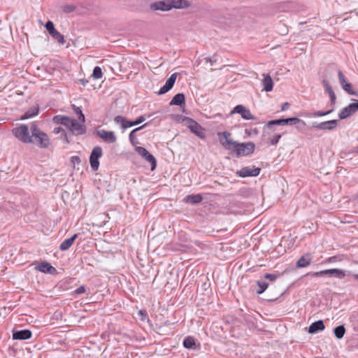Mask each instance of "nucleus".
<instances>
[{
  "instance_id": "obj_1",
  "label": "nucleus",
  "mask_w": 358,
  "mask_h": 358,
  "mask_svg": "<svg viewBox=\"0 0 358 358\" xmlns=\"http://www.w3.org/2000/svg\"><path fill=\"white\" fill-rule=\"evenodd\" d=\"M53 122L55 124L65 126L74 134L80 135L85 132V125L83 124H80L76 120L67 116L56 115L53 117Z\"/></svg>"
},
{
  "instance_id": "obj_2",
  "label": "nucleus",
  "mask_w": 358,
  "mask_h": 358,
  "mask_svg": "<svg viewBox=\"0 0 358 358\" xmlns=\"http://www.w3.org/2000/svg\"><path fill=\"white\" fill-rule=\"evenodd\" d=\"M31 131L34 139V143L41 148H46L50 145V139L48 135L43 131H41L37 124H32L31 126Z\"/></svg>"
},
{
  "instance_id": "obj_3",
  "label": "nucleus",
  "mask_w": 358,
  "mask_h": 358,
  "mask_svg": "<svg viewBox=\"0 0 358 358\" xmlns=\"http://www.w3.org/2000/svg\"><path fill=\"white\" fill-rule=\"evenodd\" d=\"M255 145L252 142H236L231 150L236 155V157H241L252 154L255 152Z\"/></svg>"
},
{
  "instance_id": "obj_4",
  "label": "nucleus",
  "mask_w": 358,
  "mask_h": 358,
  "mask_svg": "<svg viewBox=\"0 0 358 358\" xmlns=\"http://www.w3.org/2000/svg\"><path fill=\"white\" fill-rule=\"evenodd\" d=\"M15 136L24 143H33L34 139L32 134L30 135L28 126L21 124L20 127L13 130Z\"/></svg>"
},
{
  "instance_id": "obj_5",
  "label": "nucleus",
  "mask_w": 358,
  "mask_h": 358,
  "mask_svg": "<svg viewBox=\"0 0 358 358\" xmlns=\"http://www.w3.org/2000/svg\"><path fill=\"white\" fill-rule=\"evenodd\" d=\"M181 122L200 138L203 139L205 138L202 127L194 120L187 117H181Z\"/></svg>"
},
{
  "instance_id": "obj_6",
  "label": "nucleus",
  "mask_w": 358,
  "mask_h": 358,
  "mask_svg": "<svg viewBox=\"0 0 358 358\" xmlns=\"http://www.w3.org/2000/svg\"><path fill=\"white\" fill-rule=\"evenodd\" d=\"M239 114L245 120H255L256 117L250 110L243 105H237L231 110L230 115Z\"/></svg>"
},
{
  "instance_id": "obj_7",
  "label": "nucleus",
  "mask_w": 358,
  "mask_h": 358,
  "mask_svg": "<svg viewBox=\"0 0 358 358\" xmlns=\"http://www.w3.org/2000/svg\"><path fill=\"white\" fill-rule=\"evenodd\" d=\"M353 102L344 107L339 113L338 117L344 120L358 111V100L352 99Z\"/></svg>"
},
{
  "instance_id": "obj_8",
  "label": "nucleus",
  "mask_w": 358,
  "mask_h": 358,
  "mask_svg": "<svg viewBox=\"0 0 358 358\" xmlns=\"http://www.w3.org/2000/svg\"><path fill=\"white\" fill-rule=\"evenodd\" d=\"M134 149L139 155L151 164V171H154L157 166V160L155 157L143 147L135 146Z\"/></svg>"
},
{
  "instance_id": "obj_9",
  "label": "nucleus",
  "mask_w": 358,
  "mask_h": 358,
  "mask_svg": "<svg viewBox=\"0 0 358 358\" xmlns=\"http://www.w3.org/2000/svg\"><path fill=\"white\" fill-rule=\"evenodd\" d=\"M103 155L102 148L100 146H96L93 148L90 157V163L91 168L96 171L99 167V159Z\"/></svg>"
},
{
  "instance_id": "obj_10",
  "label": "nucleus",
  "mask_w": 358,
  "mask_h": 358,
  "mask_svg": "<svg viewBox=\"0 0 358 358\" xmlns=\"http://www.w3.org/2000/svg\"><path fill=\"white\" fill-rule=\"evenodd\" d=\"M297 123H301L303 126L306 125V122L298 117H289L271 120L267 123V126L270 127L272 125L296 124Z\"/></svg>"
},
{
  "instance_id": "obj_11",
  "label": "nucleus",
  "mask_w": 358,
  "mask_h": 358,
  "mask_svg": "<svg viewBox=\"0 0 358 358\" xmlns=\"http://www.w3.org/2000/svg\"><path fill=\"white\" fill-rule=\"evenodd\" d=\"M217 136H219L220 142L223 147L229 150H232L236 141H233L231 134L229 132H219Z\"/></svg>"
},
{
  "instance_id": "obj_12",
  "label": "nucleus",
  "mask_w": 358,
  "mask_h": 358,
  "mask_svg": "<svg viewBox=\"0 0 358 358\" xmlns=\"http://www.w3.org/2000/svg\"><path fill=\"white\" fill-rule=\"evenodd\" d=\"M260 168L255 166L243 167L237 171V174L241 178L257 176L260 173Z\"/></svg>"
},
{
  "instance_id": "obj_13",
  "label": "nucleus",
  "mask_w": 358,
  "mask_h": 358,
  "mask_svg": "<svg viewBox=\"0 0 358 358\" xmlns=\"http://www.w3.org/2000/svg\"><path fill=\"white\" fill-rule=\"evenodd\" d=\"M314 276L318 277L322 275H334L338 278H343L345 276V271L338 268L326 269L313 273Z\"/></svg>"
},
{
  "instance_id": "obj_14",
  "label": "nucleus",
  "mask_w": 358,
  "mask_h": 358,
  "mask_svg": "<svg viewBox=\"0 0 358 358\" xmlns=\"http://www.w3.org/2000/svg\"><path fill=\"white\" fill-rule=\"evenodd\" d=\"M339 82L343 87V89L348 92L349 94L351 95H357V93L356 91H355L352 85L350 83H348L344 77V75L341 71H339L338 73Z\"/></svg>"
},
{
  "instance_id": "obj_15",
  "label": "nucleus",
  "mask_w": 358,
  "mask_h": 358,
  "mask_svg": "<svg viewBox=\"0 0 358 358\" xmlns=\"http://www.w3.org/2000/svg\"><path fill=\"white\" fill-rule=\"evenodd\" d=\"M177 78V73H173L166 81L164 85H163L158 94H164L166 92H168L174 85V83Z\"/></svg>"
},
{
  "instance_id": "obj_16",
  "label": "nucleus",
  "mask_w": 358,
  "mask_h": 358,
  "mask_svg": "<svg viewBox=\"0 0 358 358\" xmlns=\"http://www.w3.org/2000/svg\"><path fill=\"white\" fill-rule=\"evenodd\" d=\"M98 136L105 142L115 143L117 140L115 134L111 131L99 130L97 131Z\"/></svg>"
},
{
  "instance_id": "obj_17",
  "label": "nucleus",
  "mask_w": 358,
  "mask_h": 358,
  "mask_svg": "<svg viewBox=\"0 0 358 358\" xmlns=\"http://www.w3.org/2000/svg\"><path fill=\"white\" fill-rule=\"evenodd\" d=\"M152 10H161V11H169L171 10L169 1H160L152 3L150 6Z\"/></svg>"
},
{
  "instance_id": "obj_18",
  "label": "nucleus",
  "mask_w": 358,
  "mask_h": 358,
  "mask_svg": "<svg viewBox=\"0 0 358 358\" xmlns=\"http://www.w3.org/2000/svg\"><path fill=\"white\" fill-rule=\"evenodd\" d=\"M338 124V120H332L326 122H323L319 124H313V127L320 130H332Z\"/></svg>"
},
{
  "instance_id": "obj_19",
  "label": "nucleus",
  "mask_w": 358,
  "mask_h": 358,
  "mask_svg": "<svg viewBox=\"0 0 358 358\" xmlns=\"http://www.w3.org/2000/svg\"><path fill=\"white\" fill-rule=\"evenodd\" d=\"M35 269L44 273H53L56 269L50 263L43 262L36 266Z\"/></svg>"
},
{
  "instance_id": "obj_20",
  "label": "nucleus",
  "mask_w": 358,
  "mask_h": 358,
  "mask_svg": "<svg viewBox=\"0 0 358 358\" xmlns=\"http://www.w3.org/2000/svg\"><path fill=\"white\" fill-rule=\"evenodd\" d=\"M262 76H263V79L262 81V84L264 90H265L267 92L272 91L273 88V85H274L272 78L269 75L265 74V73H264Z\"/></svg>"
},
{
  "instance_id": "obj_21",
  "label": "nucleus",
  "mask_w": 358,
  "mask_h": 358,
  "mask_svg": "<svg viewBox=\"0 0 358 358\" xmlns=\"http://www.w3.org/2000/svg\"><path fill=\"white\" fill-rule=\"evenodd\" d=\"M31 336V332L28 329H24L13 332V338L14 340H27Z\"/></svg>"
},
{
  "instance_id": "obj_22",
  "label": "nucleus",
  "mask_w": 358,
  "mask_h": 358,
  "mask_svg": "<svg viewBox=\"0 0 358 358\" xmlns=\"http://www.w3.org/2000/svg\"><path fill=\"white\" fill-rule=\"evenodd\" d=\"M325 328L324 322L322 320H317L313 323H312L308 327V333L309 334H315L319 331H322Z\"/></svg>"
},
{
  "instance_id": "obj_23",
  "label": "nucleus",
  "mask_w": 358,
  "mask_h": 358,
  "mask_svg": "<svg viewBox=\"0 0 358 358\" xmlns=\"http://www.w3.org/2000/svg\"><path fill=\"white\" fill-rule=\"evenodd\" d=\"M78 238V234H75L71 238H69L62 241L59 245V249L62 251H66L69 250L73 244L75 240Z\"/></svg>"
},
{
  "instance_id": "obj_24",
  "label": "nucleus",
  "mask_w": 358,
  "mask_h": 358,
  "mask_svg": "<svg viewBox=\"0 0 358 358\" xmlns=\"http://www.w3.org/2000/svg\"><path fill=\"white\" fill-rule=\"evenodd\" d=\"M169 4L171 6V10L172 8H187L189 4L185 0H169Z\"/></svg>"
},
{
  "instance_id": "obj_25",
  "label": "nucleus",
  "mask_w": 358,
  "mask_h": 358,
  "mask_svg": "<svg viewBox=\"0 0 358 358\" xmlns=\"http://www.w3.org/2000/svg\"><path fill=\"white\" fill-rule=\"evenodd\" d=\"M185 98L182 93L176 94L170 101V106H181L185 103Z\"/></svg>"
},
{
  "instance_id": "obj_26",
  "label": "nucleus",
  "mask_w": 358,
  "mask_h": 358,
  "mask_svg": "<svg viewBox=\"0 0 358 358\" xmlns=\"http://www.w3.org/2000/svg\"><path fill=\"white\" fill-rule=\"evenodd\" d=\"M39 109L38 106H34L30 110H27L21 117L20 120H24L34 117L38 115Z\"/></svg>"
},
{
  "instance_id": "obj_27",
  "label": "nucleus",
  "mask_w": 358,
  "mask_h": 358,
  "mask_svg": "<svg viewBox=\"0 0 358 358\" xmlns=\"http://www.w3.org/2000/svg\"><path fill=\"white\" fill-rule=\"evenodd\" d=\"M115 122L117 124H121L123 129L129 128L134 126V124H132V121H129L126 120L124 117L120 115L115 117Z\"/></svg>"
},
{
  "instance_id": "obj_28",
  "label": "nucleus",
  "mask_w": 358,
  "mask_h": 358,
  "mask_svg": "<svg viewBox=\"0 0 358 358\" xmlns=\"http://www.w3.org/2000/svg\"><path fill=\"white\" fill-rule=\"evenodd\" d=\"M311 263V257L309 255L302 256L296 262L297 268L308 266Z\"/></svg>"
},
{
  "instance_id": "obj_29",
  "label": "nucleus",
  "mask_w": 358,
  "mask_h": 358,
  "mask_svg": "<svg viewBox=\"0 0 358 358\" xmlns=\"http://www.w3.org/2000/svg\"><path fill=\"white\" fill-rule=\"evenodd\" d=\"M201 200L202 196L201 194L188 195L184 199L185 202L189 203H198L201 202Z\"/></svg>"
},
{
  "instance_id": "obj_30",
  "label": "nucleus",
  "mask_w": 358,
  "mask_h": 358,
  "mask_svg": "<svg viewBox=\"0 0 358 358\" xmlns=\"http://www.w3.org/2000/svg\"><path fill=\"white\" fill-rule=\"evenodd\" d=\"M183 346L187 349H195L196 348V340L193 337L188 336L184 339Z\"/></svg>"
},
{
  "instance_id": "obj_31",
  "label": "nucleus",
  "mask_w": 358,
  "mask_h": 358,
  "mask_svg": "<svg viewBox=\"0 0 358 358\" xmlns=\"http://www.w3.org/2000/svg\"><path fill=\"white\" fill-rule=\"evenodd\" d=\"M334 333L336 338L341 339L345 333V329L343 325L338 326L334 329Z\"/></svg>"
},
{
  "instance_id": "obj_32",
  "label": "nucleus",
  "mask_w": 358,
  "mask_h": 358,
  "mask_svg": "<svg viewBox=\"0 0 358 358\" xmlns=\"http://www.w3.org/2000/svg\"><path fill=\"white\" fill-rule=\"evenodd\" d=\"M50 35L58 43H61L62 45L64 44L65 40H64V36L57 30L53 31Z\"/></svg>"
},
{
  "instance_id": "obj_33",
  "label": "nucleus",
  "mask_w": 358,
  "mask_h": 358,
  "mask_svg": "<svg viewBox=\"0 0 358 358\" xmlns=\"http://www.w3.org/2000/svg\"><path fill=\"white\" fill-rule=\"evenodd\" d=\"M145 126V124H143V125H142V126H141V127H138V128H136V129H133V130L131 131V133H130V134H129V139H130V142H131V143L134 147H135V146H136V136L134 135V133H135V132H136L137 131H138V130H140V129H143Z\"/></svg>"
},
{
  "instance_id": "obj_34",
  "label": "nucleus",
  "mask_w": 358,
  "mask_h": 358,
  "mask_svg": "<svg viewBox=\"0 0 358 358\" xmlns=\"http://www.w3.org/2000/svg\"><path fill=\"white\" fill-rule=\"evenodd\" d=\"M102 76L103 73L101 67L95 66L92 73V77L94 79H100L102 78Z\"/></svg>"
},
{
  "instance_id": "obj_35",
  "label": "nucleus",
  "mask_w": 358,
  "mask_h": 358,
  "mask_svg": "<svg viewBox=\"0 0 358 358\" xmlns=\"http://www.w3.org/2000/svg\"><path fill=\"white\" fill-rule=\"evenodd\" d=\"M257 285L259 287V289L257 291V293L258 294H262L268 288V283H266L265 282H260V281L257 282Z\"/></svg>"
},
{
  "instance_id": "obj_36",
  "label": "nucleus",
  "mask_w": 358,
  "mask_h": 358,
  "mask_svg": "<svg viewBox=\"0 0 358 358\" xmlns=\"http://www.w3.org/2000/svg\"><path fill=\"white\" fill-rule=\"evenodd\" d=\"M281 138L280 134H275L272 137L268 138V142L272 145H275L278 143L280 139Z\"/></svg>"
},
{
  "instance_id": "obj_37",
  "label": "nucleus",
  "mask_w": 358,
  "mask_h": 358,
  "mask_svg": "<svg viewBox=\"0 0 358 358\" xmlns=\"http://www.w3.org/2000/svg\"><path fill=\"white\" fill-rule=\"evenodd\" d=\"M46 29L48 31L49 34H51L56 29H55L54 24L52 21H48L45 25Z\"/></svg>"
},
{
  "instance_id": "obj_38",
  "label": "nucleus",
  "mask_w": 358,
  "mask_h": 358,
  "mask_svg": "<svg viewBox=\"0 0 358 358\" xmlns=\"http://www.w3.org/2000/svg\"><path fill=\"white\" fill-rule=\"evenodd\" d=\"M332 110H328L327 112L315 111L312 114V116L314 117H322L330 114Z\"/></svg>"
},
{
  "instance_id": "obj_39",
  "label": "nucleus",
  "mask_w": 358,
  "mask_h": 358,
  "mask_svg": "<svg viewBox=\"0 0 358 358\" xmlns=\"http://www.w3.org/2000/svg\"><path fill=\"white\" fill-rule=\"evenodd\" d=\"M245 132L248 136H257L259 134L257 129H245Z\"/></svg>"
},
{
  "instance_id": "obj_40",
  "label": "nucleus",
  "mask_w": 358,
  "mask_h": 358,
  "mask_svg": "<svg viewBox=\"0 0 358 358\" xmlns=\"http://www.w3.org/2000/svg\"><path fill=\"white\" fill-rule=\"evenodd\" d=\"M76 113L79 115V120L83 123L85 122V115L79 108H76Z\"/></svg>"
},
{
  "instance_id": "obj_41",
  "label": "nucleus",
  "mask_w": 358,
  "mask_h": 358,
  "mask_svg": "<svg viewBox=\"0 0 358 358\" xmlns=\"http://www.w3.org/2000/svg\"><path fill=\"white\" fill-rule=\"evenodd\" d=\"M264 278L269 280L270 281H275L277 278V275L274 274L266 273L264 275Z\"/></svg>"
},
{
  "instance_id": "obj_42",
  "label": "nucleus",
  "mask_w": 358,
  "mask_h": 358,
  "mask_svg": "<svg viewBox=\"0 0 358 358\" xmlns=\"http://www.w3.org/2000/svg\"><path fill=\"white\" fill-rule=\"evenodd\" d=\"M53 132H54L55 134H59V133H61V132L64 133V130H63L60 127H55V128L54 129ZM64 134V139H66V134Z\"/></svg>"
},
{
  "instance_id": "obj_43",
  "label": "nucleus",
  "mask_w": 358,
  "mask_h": 358,
  "mask_svg": "<svg viewBox=\"0 0 358 358\" xmlns=\"http://www.w3.org/2000/svg\"><path fill=\"white\" fill-rule=\"evenodd\" d=\"M144 120L145 118L143 116H141L136 120L132 121V124H134V126H135L142 123Z\"/></svg>"
},
{
  "instance_id": "obj_44",
  "label": "nucleus",
  "mask_w": 358,
  "mask_h": 358,
  "mask_svg": "<svg viewBox=\"0 0 358 358\" xmlns=\"http://www.w3.org/2000/svg\"><path fill=\"white\" fill-rule=\"evenodd\" d=\"M75 292L78 294H83L85 292V288L83 285H81L75 290Z\"/></svg>"
},
{
  "instance_id": "obj_45",
  "label": "nucleus",
  "mask_w": 358,
  "mask_h": 358,
  "mask_svg": "<svg viewBox=\"0 0 358 358\" xmlns=\"http://www.w3.org/2000/svg\"><path fill=\"white\" fill-rule=\"evenodd\" d=\"M323 83H324L325 89L328 93L333 91L327 81H324Z\"/></svg>"
},
{
  "instance_id": "obj_46",
  "label": "nucleus",
  "mask_w": 358,
  "mask_h": 358,
  "mask_svg": "<svg viewBox=\"0 0 358 358\" xmlns=\"http://www.w3.org/2000/svg\"><path fill=\"white\" fill-rule=\"evenodd\" d=\"M328 94L330 96L331 103H334V101L336 100V95H335L334 92L332 91V92H330Z\"/></svg>"
},
{
  "instance_id": "obj_47",
  "label": "nucleus",
  "mask_w": 358,
  "mask_h": 358,
  "mask_svg": "<svg viewBox=\"0 0 358 358\" xmlns=\"http://www.w3.org/2000/svg\"><path fill=\"white\" fill-rule=\"evenodd\" d=\"M289 106V104L288 103H284L282 106V108L281 110H287Z\"/></svg>"
},
{
  "instance_id": "obj_48",
  "label": "nucleus",
  "mask_w": 358,
  "mask_h": 358,
  "mask_svg": "<svg viewBox=\"0 0 358 358\" xmlns=\"http://www.w3.org/2000/svg\"><path fill=\"white\" fill-rule=\"evenodd\" d=\"M138 314L141 317L142 320H145V319L146 315H145V313L143 310H140Z\"/></svg>"
},
{
  "instance_id": "obj_49",
  "label": "nucleus",
  "mask_w": 358,
  "mask_h": 358,
  "mask_svg": "<svg viewBox=\"0 0 358 358\" xmlns=\"http://www.w3.org/2000/svg\"><path fill=\"white\" fill-rule=\"evenodd\" d=\"M80 83L83 85H86L88 83V80L85 79L80 80Z\"/></svg>"
},
{
  "instance_id": "obj_50",
  "label": "nucleus",
  "mask_w": 358,
  "mask_h": 358,
  "mask_svg": "<svg viewBox=\"0 0 358 358\" xmlns=\"http://www.w3.org/2000/svg\"><path fill=\"white\" fill-rule=\"evenodd\" d=\"M355 278L356 279H358V273H357V275H355Z\"/></svg>"
},
{
  "instance_id": "obj_51",
  "label": "nucleus",
  "mask_w": 358,
  "mask_h": 358,
  "mask_svg": "<svg viewBox=\"0 0 358 358\" xmlns=\"http://www.w3.org/2000/svg\"><path fill=\"white\" fill-rule=\"evenodd\" d=\"M357 222H358V220H357Z\"/></svg>"
}]
</instances>
